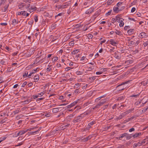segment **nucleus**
<instances>
[{
  "label": "nucleus",
  "mask_w": 148,
  "mask_h": 148,
  "mask_svg": "<svg viewBox=\"0 0 148 148\" xmlns=\"http://www.w3.org/2000/svg\"><path fill=\"white\" fill-rule=\"evenodd\" d=\"M129 82V81L125 82L119 84L116 87L114 91H116V93H118L119 91L124 90L127 87V85Z\"/></svg>",
  "instance_id": "obj_1"
},
{
  "label": "nucleus",
  "mask_w": 148,
  "mask_h": 148,
  "mask_svg": "<svg viewBox=\"0 0 148 148\" xmlns=\"http://www.w3.org/2000/svg\"><path fill=\"white\" fill-rule=\"evenodd\" d=\"M16 14L18 15H22L24 16H27L29 15V14L27 13L25 11H23L17 12Z\"/></svg>",
  "instance_id": "obj_2"
},
{
  "label": "nucleus",
  "mask_w": 148,
  "mask_h": 148,
  "mask_svg": "<svg viewBox=\"0 0 148 148\" xmlns=\"http://www.w3.org/2000/svg\"><path fill=\"white\" fill-rule=\"evenodd\" d=\"M107 101V99H106L101 100L99 103L96 105V107L99 108Z\"/></svg>",
  "instance_id": "obj_3"
},
{
  "label": "nucleus",
  "mask_w": 148,
  "mask_h": 148,
  "mask_svg": "<svg viewBox=\"0 0 148 148\" xmlns=\"http://www.w3.org/2000/svg\"><path fill=\"white\" fill-rule=\"evenodd\" d=\"M18 8L21 10H23L25 8V4L23 3H18Z\"/></svg>",
  "instance_id": "obj_4"
},
{
  "label": "nucleus",
  "mask_w": 148,
  "mask_h": 148,
  "mask_svg": "<svg viewBox=\"0 0 148 148\" xmlns=\"http://www.w3.org/2000/svg\"><path fill=\"white\" fill-rule=\"evenodd\" d=\"M148 36L146 33H145L144 32H141L138 35V36L141 39L143 38H147Z\"/></svg>",
  "instance_id": "obj_5"
},
{
  "label": "nucleus",
  "mask_w": 148,
  "mask_h": 148,
  "mask_svg": "<svg viewBox=\"0 0 148 148\" xmlns=\"http://www.w3.org/2000/svg\"><path fill=\"white\" fill-rule=\"evenodd\" d=\"M110 44L114 46H116V45L118 44L117 41L113 39H110Z\"/></svg>",
  "instance_id": "obj_6"
},
{
  "label": "nucleus",
  "mask_w": 148,
  "mask_h": 148,
  "mask_svg": "<svg viewBox=\"0 0 148 148\" xmlns=\"http://www.w3.org/2000/svg\"><path fill=\"white\" fill-rule=\"evenodd\" d=\"M120 53L118 52H115L114 53V56L117 59H120L121 58Z\"/></svg>",
  "instance_id": "obj_7"
},
{
  "label": "nucleus",
  "mask_w": 148,
  "mask_h": 148,
  "mask_svg": "<svg viewBox=\"0 0 148 148\" xmlns=\"http://www.w3.org/2000/svg\"><path fill=\"white\" fill-rule=\"evenodd\" d=\"M77 103V101H75L71 103L70 105L66 106V107L67 108H70L72 107L75 106Z\"/></svg>",
  "instance_id": "obj_8"
},
{
  "label": "nucleus",
  "mask_w": 148,
  "mask_h": 148,
  "mask_svg": "<svg viewBox=\"0 0 148 148\" xmlns=\"http://www.w3.org/2000/svg\"><path fill=\"white\" fill-rule=\"evenodd\" d=\"M25 132L24 130L19 131L18 132L16 133H15L16 136H18L23 135L25 134Z\"/></svg>",
  "instance_id": "obj_9"
},
{
  "label": "nucleus",
  "mask_w": 148,
  "mask_h": 148,
  "mask_svg": "<svg viewBox=\"0 0 148 148\" xmlns=\"http://www.w3.org/2000/svg\"><path fill=\"white\" fill-rule=\"evenodd\" d=\"M56 7L58 8V9H63L66 8V5L65 4L63 5H58L56 6Z\"/></svg>",
  "instance_id": "obj_10"
},
{
  "label": "nucleus",
  "mask_w": 148,
  "mask_h": 148,
  "mask_svg": "<svg viewBox=\"0 0 148 148\" xmlns=\"http://www.w3.org/2000/svg\"><path fill=\"white\" fill-rule=\"evenodd\" d=\"M93 136L92 135H89L87 137L85 138H84L83 139V141L84 142L87 141L88 140L91 139Z\"/></svg>",
  "instance_id": "obj_11"
},
{
  "label": "nucleus",
  "mask_w": 148,
  "mask_h": 148,
  "mask_svg": "<svg viewBox=\"0 0 148 148\" xmlns=\"http://www.w3.org/2000/svg\"><path fill=\"white\" fill-rule=\"evenodd\" d=\"M143 133L141 132H139L138 133L135 134L134 135H133L132 136L134 138H136L138 137L139 136L141 135Z\"/></svg>",
  "instance_id": "obj_12"
},
{
  "label": "nucleus",
  "mask_w": 148,
  "mask_h": 148,
  "mask_svg": "<svg viewBox=\"0 0 148 148\" xmlns=\"http://www.w3.org/2000/svg\"><path fill=\"white\" fill-rule=\"evenodd\" d=\"M125 115L124 113V112H123L122 114H121L118 117H116V119H117L120 120L124 116H125Z\"/></svg>",
  "instance_id": "obj_13"
},
{
  "label": "nucleus",
  "mask_w": 148,
  "mask_h": 148,
  "mask_svg": "<svg viewBox=\"0 0 148 148\" xmlns=\"http://www.w3.org/2000/svg\"><path fill=\"white\" fill-rule=\"evenodd\" d=\"M133 62V61L132 60H129L126 61L125 62V64L128 65L129 64H132Z\"/></svg>",
  "instance_id": "obj_14"
},
{
  "label": "nucleus",
  "mask_w": 148,
  "mask_h": 148,
  "mask_svg": "<svg viewBox=\"0 0 148 148\" xmlns=\"http://www.w3.org/2000/svg\"><path fill=\"white\" fill-rule=\"evenodd\" d=\"M95 121H92L91 122L89 123L86 128V129H88V130H89L90 128L91 127V126L92 125L95 123Z\"/></svg>",
  "instance_id": "obj_15"
},
{
  "label": "nucleus",
  "mask_w": 148,
  "mask_h": 148,
  "mask_svg": "<svg viewBox=\"0 0 148 148\" xmlns=\"http://www.w3.org/2000/svg\"><path fill=\"white\" fill-rule=\"evenodd\" d=\"M116 20L117 22L120 23L121 21H123L124 19L123 18H120L118 16H117L116 17Z\"/></svg>",
  "instance_id": "obj_16"
},
{
  "label": "nucleus",
  "mask_w": 148,
  "mask_h": 148,
  "mask_svg": "<svg viewBox=\"0 0 148 148\" xmlns=\"http://www.w3.org/2000/svg\"><path fill=\"white\" fill-rule=\"evenodd\" d=\"M37 8L36 7H32L29 8L28 10L31 13L36 10Z\"/></svg>",
  "instance_id": "obj_17"
},
{
  "label": "nucleus",
  "mask_w": 148,
  "mask_h": 148,
  "mask_svg": "<svg viewBox=\"0 0 148 148\" xmlns=\"http://www.w3.org/2000/svg\"><path fill=\"white\" fill-rule=\"evenodd\" d=\"M31 101V100L30 99H27L24 101H22L21 103L23 104H28Z\"/></svg>",
  "instance_id": "obj_18"
},
{
  "label": "nucleus",
  "mask_w": 148,
  "mask_h": 148,
  "mask_svg": "<svg viewBox=\"0 0 148 148\" xmlns=\"http://www.w3.org/2000/svg\"><path fill=\"white\" fill-rule=\"evenodd\" d=\"M142 145L141 141H139L137 143H135L134 144V147H136Z\"/></svg>",
  "instance_id": "obj_19"
},
{
  "label": "nucleus",
  "mask_w": 148,
  "mask_h": 148,
  "mask_svg": "<svg viewBox=\"0 0 148 148\" xmlns=\"http://www.w3.org/2000/svg\"><path fill=\"white\" fill-rule=\"evenodd\" d=\"M39 75L38 74L34 76V82H38L39 79Z\"/></svg>",
  "instance_id": "obj_20"
},
{
  "label": "nucleus",
  "mask_w": 148,
  "mask_h": 148,
  "mask_svg": "<svg viewBox=\"0 0 148 148\" xmlns=\"http://www.w3.org/2000/svg\"><path fill=\"white\" fill-rule=\"evenodd\" d=\"M134 110V109H129L127 110L125 112H124V113L125 115H126L127 114H128L129 113L131 112L132 111Z\"/></svg>",
  "instance_id": "obj_21"
},
{
  "label": "nucleus",
  "mask_w": 148,
  "mask_h": 148,
  "mask_svg": "<svg viewBox=\"0 0 148 148\" xmlns=\"http://www.w3.org/2000/svg\"><path fill=\"white\" fill-rule=\"evenodd\" d=\"M147 140V139L146 138L144 140L141 141L142 145H145L146 144H148Z\"/></svg>",
  "instance_id": "obj_22"
},
{
  "label": "nucleus",
  "mask_w": 148,
  "mask_h": 148,
  "mask_svg": "<svg viewBox=\"0 0 148 148\" xmlns=\"http://www.w3.org/2000/svg\"><path fill=\"white\" fill-rule=\"evenodd\" d=\"M106 96V95H103L102 96H100L99 97H98V98H97L95 100V101L96 102H98L99 100H100L101 98H104V97H105Z\"/></svg>",
  "instance_id": "obj_23"
},
{
  "label": "nucleus",
  "mask_w": 148,
  "mask_h": 148,
  "mask_svg": "<svg viewBox=\"0 0 148 148\" xmlns=\"http://www.w3.org/2000/svg\"><path fill=\"white\" fill-rule=\"evenodd\" d=\"M59 111V108H57L53 109L52 112L54 113H56Z\"/></svg>",
  "instance_id": "obj_24"
},
{
  "label": "nucleus",
  "mask_w": 148,
  "mask_h": 148,
  "mask_svg": "<svg viewBox=\"0 0 148 148\" xmlns=\"http://www.w3.org/2000/svg\"><path fill=\"white\" fill-rule=\"evenodd\" d=\"M8 5H6L4 7V8L2 10V11L4 12H6L8 10Z\"/></svg>",
  "instance_id": "obj_25"
},
{
  "label": "nucleus",
  "mask_w": 148,
  "mask_h": 148,
  "mask_svg": "<svg viewBox=\"0 0 148 148\" xmlns=\"http://www.w3.org/2000/svg\"><path fill=\"white\" fill-rule=\"evenodd\" d=\"M71 1H67L66 2V3H64L63 4H65V5H66V8L67 6H69V5L71 4Z\"/></svg>",
  "instance_id": "obj_26"
},
{
  "label": "nucleus",
  "mask_w": 148,
  "mask_h": 148,
  "mask_svg": "<svg viewBox=\"0 0 148 148\" xmlns=\"http://www.w3.org/2000/svg\"><path fill=\"white\" fill-rule=\"evenodd\" d=\"M43 115H44L46 117H47L50 116L51 114V113L48 112L45 113Z\"/></svg>",
  "instance_id": "obj_27"
},
{
  "label": "nucleus",
  "mask_w": 148,
  "mask_h": 148,
  "mask_svg": "<svg viewBox=\"0 0 148 148\" xmlns=\"http://www.w3.org/2000/svg\"><path fill=\"white\" fill-rule=\"evenodd\" d=\"M12 24L13 25H16L18 23V22L16 20V19H15L13 20V21H12Z\"/></svg>",
  "instance_id": "obj_28"
},
{
  "label": "nucleus",
  "mask_w": 148,
  "mask_h": 148,
  "mask_svg": "<svg viewBox=\"0 0 148 148\" xmlns=\"http://www.w3.org/2000/svg\"><path fill=\"white\" fill-rule=\"evenodd\" d=\"M134 31V29H129L127 31V33L129 34H132L133 32Z\"/></svg>",
  "instance_id": "obj_29"
},
{
  "label": "nucleus",
  "mask_w": 148,
  "mask_h": 148,
  "mask_svg": "<svg viewBox=\"0 0 148 148\" xmlns=\"http://www.w3.org/2000/svg\"><path fill=\"white\" fill-rule=\"evenodd\" d=\"M113 10L115 12H116L117 11L119 12L120 11V10L118 8V7H114Z\"/></svg>",
  "instance_id": "obj_30"
},
{
  "label": "nucleus",
  "mask_w": 148,
  "mask_h": 148,
  "mask_svg": "<svg viewBox=\"0 0 148 148\" xmlns=\"http://www.w3.org/2000/svg\"><path fill=\"white\" fill-rule=\"evenodd\" d=\"M115 33L116 34L119 36H121L122 34L121 32L120 31L116 30V31L115 32Z\"/></svg>",
  "instance_id": "obj_31"
},
{
  "label": "nucleus",
  "mask_w": 148,
  "mask_h": 148,
  "mask_svg": "<svg viewBox=\"0 0 148 148\" xmlns=\"http://www.w3.org/2000/svg\"><path fill=\"white\" fill-rule=\"evenodd\" d=\"M93 10H94V9H90V10L86 11V14H90L93 11Z\"/></svg>",
  "instance_id": "obj_32"
},
{
  "label": "nucleus",
  "mask_w": 148,
  "mask_h": 148,
  "mask_svg": "<svg viewBox=\"0 0 148 148\" xmlns=\"http://www.w3.org/2000/svg\"><path fill=\"white\" fill-rule=\"evenodd\" d=\"M82 73V72L80 71H77L76 72V74L77 75H81Z\"/></svg>",
  "instance_id": "obj_33"
},
{
  "label": "nucleus",
  "mask_w": 148,
  "mask_h": 148,
  "mask_svg": "<svg viewBox=\"0 0 148 148\" xmlns=\"http://www.w3.org/2000/svg\"><path fill=\"white\" fill-rule=\"evenodd\" d=\"M113 0H108L107 2V4L108 5H110L113 2Z\"/></svg>",
  "instance_id": "obj_34"
},
{
  "label": "nucleus",
  "mask_w": 148,
  "mask_h": 148,
  "mask_svg": "<svg viewBox=\"0 0 148 148\" xmlns=\"http://www.w3.org/2000/svg\"><path fill=\"white\" fill-rule=\"evenodd\" d=\"M75 93L76 94H78L80 93V90L79 89H77L75 91Z\"/></svg>",
  "instance_id": "obj_35"
},
{
  "label": "nucleus",
  "mask_w": 148,
  "mask_h": 148,
  "mask_svg": "<svg viewBox=\"0 0 148 148\" xmlns=\"http://www.w3.org/2000/svg\"><path fill=\"white\" fill-rule=\"evenodd\" d=\"M140 95V94H138L136 95H132L130 96V97H135L136 98H137V97L139 96Z\"/></svg>",
  "instance_id": "obj_36"
},
{
  "label": "nucleus",
  "mask_w": 148,
  "mask_h": 148,
  "mask_svg": "<svg viewBox=\"0 0 148 148\" xmlns=\"http://www.w3.org/2000/svg\"><path fill=\"white\" fill-rule=\"evenodd\" d=\"M6 0H1L0 1V5L3 4L5 2Z\"/></svg>",
  "instance_id": "obj_37"
},
{
  "label": "nucleus",
  "mask_w": 148,
  "mask_h": 148,
  "mask_svg": "<svg viewBox=\"0 0 148 148\" xmlns=\"http://www.w3.org/2000/svg\"><path fill=\"white\" fill-rule=\"evenodd\" d=\"M58 60V58L57 57H54L52 59L53 62H55Z\"/></svg>",
  "instance_id": "obj_38"
},
{
  "label": "nucleus",
  "mask_w": 148,
  "mask_h": 148,
  "mask_svg": "<svg viewBox=\"0 0 148 148\" xmlns=\"http://www.w3.org/2000/svg\"><path fill=\"white\" fill-rule=\"evenodd\" d=\"M129 44L130 45H134L135 42H134L133 41H131L129 42Z\"/></svg>",
  "instance_id": "obj_39"
},
{
  "label": "nucleus",
  "mask_w": 148,
  "mask_h": 148,
  "mask_svg": "<svg viewBox=\"0 0 148 148\" xmlns=\"http://www.w3.org/2000/svg\"><path fill=\"white\" fill-rule=\"evenodd\" d=\"M127 135V134L126 133H125L123 134H122L121 135L120 137H121V138H123L124 137L126 136Z\"/></svg>",
  "instance_id": "obj_40"
},
{
  "label": "nucleus",
  "mask_w": 148,
  "mask_h": 148,
  "mask_svg": "<svg viewBox=\"0 0 148 148\" xmlns=\"http://www.w3.org/2000/svg\"><path fill=\"white\" fill-rule=\"evenodd\" d=\"M111 49L109 50V52L110 53H112L114 51V49L115 48L114 47H111Z\"/></svg>",
  "instance_id": "obj_41"
},
{
  "label": "nucleus",
  "mask_w": 148,
  "mask_h": 148,
  "mask_svg": "<svg viewBox=\"0 0 148 148\" xmlns=\"http://www.w3.org/2000/svg\"><path fill=\"white\" fill-rule=\"evenodd\" d=\"M74 44V41H72L69 43V45L70 46H73Z\"/></svg>",
  "instance_id": "obj_42"
},
{
  "label": "nucleus",
  "mask_w": 148,
  "mask_h": 148,
  "mask_svg": "<svg viewBox=\"0 0 148 148\" xmlns=\"http://www.w3.org/2000/svg\"><path fill=\"white\" fill-rule=\"evenodd\" d=\"M89 79L90 80H92V81H93L96 79V77L94 76L90 77Z\"/></svg>",
  "instance_id": "obj_43"
},
{
  "label": "nucleus",
  "mask_w": 148,
  "mask_h": 148,
  "mask_svg": "<svg viewBox=\"0 0 148 148\" xmlns=\"http://www.w3.org/2000/svg\"><path fill=\"white\" fill-rule=\"evenodd\" d=\"M27 82H25L22 85L21 87H24L27 84Z\"/></svg>",
  "instance_id": "obj_44"
},
{
  "label": "nucleus",
  "mask_w": 148,
  "mask_h": 148,
  "mask_svg": "<svg viewBox=\"0 0 148 148\" xmlns=\"http://www.w3.org/2000/svg\"><path fill=\"white\" fill-rule=\"evenodd\" d=\"M78 52V49H76L74 50L73 52H72V53L73 54H75L77 53Z\"/></svg>",
  "instance_id": "obj_45"
},
{
  "label": "nucleus",
  "mask_w": 148,
  "mask_h": 148,
  "mask_svg": "<svg viewBox=\"0 0 148 148\" xmlns=\"http://www.w3.org/2000/svg\"><path fill=\"white\" fill-rule=\"evenodd\" d=\"M37 68L36 69H34L32 71V72H33V74L36 73L37 71Z\"/></svg>",
  "instance_id": "obj_46"
},
{
  "label": "nucleus",
  "mask_w": 148,
  "mask_h": 148,
  "mask_svg": "<svg viewBox=\"0 0 148 148\" xmlns=\"http://www.w3.org/2000/svg\"><path fill=\"white\" fill-rule=\"evenodd\" d=\"M34 20L36 22L38 21V16H34Z\"/></svg>",
  "instance_id": "obj_47"
},
{
  "label": "nucleus",
  "mask_w": 148,
  "mask_h": 148,
  "mask_svg": "<svg viewBox=\"0 0 148 148\" xmlns=\"http://www.w3.org/2000/svg\"><path fill=\"white\" fill-rule=\"evenodd\" d=\"M122 3V2H118L116 4V6L118 7H119L120 6H121Z\"/></svg>",
  "instance_id": "obj_48"
},
{
  "label": "nucleus",
  "mask_w": 148,
  "mask_h": 148,
  "mask_svg": "<svg viewBox=\"0 0 148 148\" xmlns=\"http://www.w3.org/2000/svg\"><path fill=\"white\" fill-rule=\"evenodd\" d=\"M124 24V23L123 22V21H121L120 22V23L119 24V26L120 27H123V25Z\"/></svg>",
  "instance_id": "obj_49"
},
{
  "label": "nucleus",
  "mask_w": 148,
  "mask_h": 148,
  "mask_svg": "<svg viewBox=\"0 0 148 148\" xmlns=\"http://www.w3.org/2000/svg\"><path fill=\"white\" fill-rule=\"evenodd\" d=\"M143 45L145 47L147 46L148 45V41H147L146 42H144L143 43Z\"/></svg>",
  "instance_id": "obj_50"
},
{
  "label": "nucleus",
  "mask_w": 148,
  "mask_h": 148,
  "mask_svg": "<svg viewBox=\"0 0 148 148\" xmlns=\"http://www.w3.org/2000/svg\"><path fill=\"white\" fill-rule=\"evenodd\" d=\"M130 27L129 26H126L124 27V29L125 30H127L128 29L130 28Z\"/></svg>",
  "instance_id": "obj_51"
},
{
  "label": "nucleus",
  "mask_w": 148,
  "mask_h": 148,
  "mask_svg": "<svg viewBox=\"0 0 148 148\" xmlns=\"http://www.w3.org/2000/svg\"><path fill=\"white\" fill-rule=\"evenodd\" d=\"M112 10H109L107 13L106 14V16H108L110 15L111 13Z\"/></svg>",
  "instance_id": "obj_52"
},
{
  "label": "nucleus",
  "mask_w": 148,
  "mask_h": 148,
  "mask_svg": "<svg viewBox=\"0 0 148 148\" xmlns=\"http://www.w3.org/2000/svg\"><path fill=\"white\" fill-rule=\"evenodd\" d=\"M51 66H49L47 68V71H50L51 70Z\"/></svg>",
  "instance_id": "obj_53"
},
{
  "label": "nucleus",
  "mask_w": 148,
  "mask_h": 148,
  "mask_svg": "<svg viewBox=\"0 0 148 148\" xmlns=\"http://www.w3.org/2000/svg\"><path fill=\"white\" fill-rule=\"evenodd\" d=\"M136 10V8L134 7H133L132 8L131 10V12L132 13L134 12Z\"/></svg>",
  "instance_id": "obj_54"
},
{
  "label": "nucleus",
  "mask_w": 148,
  "mask_h": 148,
  "mask_svg": "<svg viewBox=\"0 0 148 148\" xmlns=\"http://www.w3.org/2000/svg\"><path fill=\"white\" fill-rule=\"evenodd\" d=\"M140 42L139 40H137L136 42H135L134 45L137 46Z\"/></svg>",
  "instance_id": "obj_55"
},
{
  "label": "nucleus",
  "mask_w": 148,
  "mask_h": 148,
  "mask_svg": "<svg viewBox=\"0 0 148 148\" xmlns=\"http://www.w3.org/2000/svg\"><path fill=\"white\" fill-rule=\"evenodd\" d=\"M80 84H79V83L76 84H75V87L76 88H77L80 86Z\"/></svg>",
  "instance_id": "obj_56"
},
{
  "label": "nucleus",
  "mask_w": 148,
  "mask_h": 148,
  "mask_svg": "<svg viewBox=\"0 0 148 148\" xmlns=\"http://www.w3.org/2000/svg\"><path fill=\"white\" fill-rule=\"evenodd\" d=\"M103 71H97L96 72V74L97 75H100L102 74Z\"/></svg>",
  "instance_id": "obj_57"
},
{
  "label": "nucleus",
  "mask_w": 148,
  "mask_h": 148,
  "mask_svg": "<svg viewBox=\"0 0 148 148\" xmlns=\"http://www.w3.org/2000/svg\"><path fill=\"white\" fill-rule=\"evenodd\" d=\"M0 25L2 26H5L7 25V23H1Z\"/></svg>",
  "instance_id": "obj_58"
},
{
  "label": "nucleus",
  "mask_w": 148,
  "mask_h": 148,
  "mask_svg": "<svg viewBox=\"0 0 148 148\" xmlns=\"http://www.w3.org/2000/svg\"><path fill=\"white\" fill-rule=\"evenodd\" d=\"M23 144V142H22L20 143H18L17 145H16V146H20Z\"/></svg>",
  "instance_id": "obj_59"
},
{
  "label": "nucleus",
  "mask_w": 148,
  "mask_h": 148,
  "mask_svg": "<svg viewBox=\"0 0 148 148\" xmlns=\"http://www.w3.org/2000/svg\"><path fill=\"white\" fill-rule=\"evenodd\" d=\"M128 19L129 20H130V21H136L134 18H131L130 17H129Z\"/></svg>",
  "instance_id": "obj_60"
},
{
  "label": "nucleus",
  "mask_w": 148,
  "mask_h": 148,
  "mask_svg": "<svg viewBox=\"0 0 148 148\" xmlns=\"http://www.w3.org/2000/svg\"><path fill=\"white\" fill-rule=\"evenodd\" d=\"M148 109V107H147L146 108H145L142 110V112H145Z\"/></svg>",
  "instance_id": "obj_61"
},
{
  "label": "nucleus",
  "mask_w": 148,
  "mask_h": 148,
  "mask_svg": "<svg viewBox=\"0 0 148 148\" xmlns=\"http://www.w3.org/2000/svg\"><path fill=\"white\" fill-rule=\"evenodd\" d=\"M19 112V110H17L16 111L14 112V114H16L18 113Z\"/></svg>",
  "instance_id": "obj_62"
},
{
  "label": "nucleus",
  "mask_w": 148,
  "mask_h": 148,
  "mask_svg": "<svg viewBox=\"0 0 148 148\" xmlns=\"http://www.w3.org/2000/svg\"><path fill=\"white\" fill-rule=\"evenodd\" d=\"M69 75V73L67 74L66 75H65L64 74H63L62 75V77H66V76H68Z\"/></svg>",
  "instance_id": "obj_63"
},
{
  "label": "nucleus",
  "mask_w": 148,
  "mask_h": 148,
  "mask_svg": "<svg viewBox=\"0 0 148 148\" xmlns=\"http://www.w3.org/2000/svg\"><path fill=\"white\" fill-rule=\"evenodd\" d=\"M134 128H132L131 129H130L129 130V132H132L133 131H134Z\"/></svg>",
  "instance_id": "obj_64"
}]
</instances>
